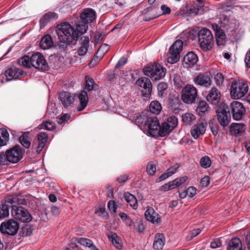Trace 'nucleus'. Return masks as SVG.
<instances>
[{
  "mask_svg": "<svg viewBox=\"0 0 250 250\" xmlns=\"http://www.w3.org/2000/svg\"><path fill=\"white\" fill-rule=\"evenodd\" d=\"M56 33L59 40L58 45L61 48L64 49L73 41L78 40L77 33L68 23L64 22L58 25L56 29Z\"/></svg>",
  "mask_w": 250,
  "mask_h": 250,
  "instance_id": "obj_1",
  "label": "nucleus"
},
{
  "mask_svg": "<svg viewBox=\"0 0 250 250\" xmlns=\"http://www.w3.org/2000/svg\"><path fill=\"white\" fill-rule=\"evenodd\" d=\"M85 82L84 87L83 90L78 95L80 104L78 106V110L82 111L84 109L87 105L88 102V96H91L92 94L96 95L99 93V86L95 83L94 80L88 76L85 78Z\"/></svg>",
  "mask_w": 250,
  "mask_h": 250,
  "instance_id": "obj_2",
  "label": "nucleus"
},
{
  "mask_svg": "<svg viewBox=\"0 0 250 250\" xmlns=\"http://www.w3.org/2000/svg\"><path fill=\"white\" fill-rule=\"evenodd\" d=\"M145 75L152 81H158L163 79L166 74V69L160 64L154 62L143 68Z\"/></svg>",
  "mask_w": 250,
  "mask_h": 250,
  "instance_id": "obj_3",
  "label": "nucleus"
},
{
  "mask_svg": "<svg viewBox=\"0 0 250 250\" xmlns=\"http://www.w3.org/2000/svg\"><path fill=\"white\" fill-rule=\"evenodd\" d=\"M200 48L204 51L211 50L214 45L213 36L211 31L206 28L201 29L198 34Z\"/></svg>",
  "mask_w": 250,
  "mask_h": 250,
  "instance_id": "obj_4",
  "label": "nucleus"
},
{
  "mask_svg": "<svg viewBox=\"0 0 250 250\" xmlns=\"http://www.w3.org/2000/svg\"><path fill=\"white\" fill-rule=\"evenodd\" d=\"M249 86L243 80L234 81L230 86V94L232 98L240 99L248 92Z\"/></svg>",
  "mask_w": 250,
  "mask_h": 250,
  "instance_id": "obj_5",
  "label": "nucleus"
},
{
  "mask_svg": "<svg viewBox=\"0 0 250 250\" xmlns=\"http://www.w3.org/2000/svg\"><path fill=\"white\" fill-rule=\"evenodd\" d=\"M144 127L150 135L160 136V125L156 117H147Z\"/></svg>",
  "mask_w": 250,
  "mask_h": 250,
  "instance_id": "obj_6",
  "label": "nucleus"
},
{
  "mask_svg": "<svg viewBox=\"0 0 250 250\" xmlns=\"http://www.w3.org/2000/svg\"><path fill=\"white\" fill-rule=\"evenodd\" d=\"M197 97V90L192 84H188L183 88L182 92V100L186 104L194 103Z\"/></svg>",
  "mask_w": 250,
  "mask_h": 250,
  "instance_id": "obj_7",
  "label": "nucleus"
},
{
  "mask_svg": "<svg viewBox=\"0 0 250 250\" xmlns=\"http://www.w3.org/2000/svg\"><path fill=\"white\" fill-rule=\"evenodd\" d=\"M11 214L16 219L22 222H29L32 217L27 210L21 206H11Z\"/></svg>",
  "mask_w": 250,
  "mask_h": 250,
  "instance_id": "obj_8",
  "label": "nucleus"
},
{
  "mask_svg": "<svg viewBox=\"0 0 250 250\" xmlns=\"http://www.w3.org/2000/svg\"><path fill=\"white\" fill-rule=\"evenodd\" d=\"M19 225L14 220L10 219L2 222L0 226V231L2 234L14 235L19 229Z\"/></svg>",
  "mask_w": 250,
  "mask_h": 250,
  "instance_id": "obj_9",
  "label": "nucleus"
},
{
  "mask_svg": "<svg viewBox=\"0 0 250 250\" xmlns=\"http://www.w3.org/2000/svg\"><path fill=\"white\" fill-rule=\"evenodd\" d=\"M31 66L43 71L48 69L49 66L43 56L40 53L32 54L31 56Z\"/></svg>",
  "mask_w": 250,
  "mask_h": 250,
  "instance_id": "obj_10",
  "label": "nucleus"
},
{
  "mask_svg": "<svg viewBox=\"0 0 250 250\" xmlns=\"http://www.w3.org/2000/svg\"><path fill=\"white\" fill-rule=\"evenodd\" d=\"M183 49V42L176 41L170 47V56L168 57V62L171 63L177 62L180 59V53Z\"/></svg>",
  "mask_w": 250,
  "mask_h": 250,
  "instance_id": "obj_11",
  "label": "nucleus"
},
{
  "mask_svg": "<svg viewBox=\"0 0 250 250\" xmlns=\"http://www.w3.org/2000/svg\"><path fill=\"white\" fill-rule=\"evenodd\" d=\"M23 151L19 146L7 150L5 155L8 162L11 163L18 162L22 157Z\"/></svg>",
  "mask_w": 250,
  "mask_h": 250,
  "instance_id": "obj_12",
  "label": "nucleus"
},
{
  "mask_svg": "<svg viewBox=\"0 0 250 250\" xmlns=\"http://www.w3.org/2000/svg\"><path fill=\"white\" fill-rule=\"evenodd\" d=\"M136 84L142 88V96L146 98L149 97L152 91V84L150 79L146 77L140 78L137 80Z\"/></svg>",
  "mask_w": 250,
  "mask_h": 250,
  "instance_id": "obj_13",
  "label": "nucleus"
},
{
  "mask_svg": "<svg viewBox=\"0 0 250 250\" xmlns=\"http://www.w3.org/2000/svg\"><path fill=\"white\" fill-rule=\"evenodd\" d=\"M231 112L234 120H239L242 119L245 112V108L243 104L237 101H234L230 104Z\"/></svg>",
  "mask_w": 250,
  "mask_h": 250,
  "instance_id": "obj_14",
  "label": "nucleus"
},
{
  "mask_svg": "<svg viewBox=\"0 0 250 250\" xmlns=\"http://www.w3.org/2000/svg\"><path fill=\"white\" fill-rule=\"evenodd\" d=\"M193 82L196 85L208 87L211 85L212 81L209 74L207 73H200L194 77Z\"/></svg>",
  "mask_w": 250,
  "mask_h": 250,
  "instance_id": "obj_15",
  "label": "nucleus"
},
{
  "mask_svg": "<svg viewBox=\"0 0 250 250\" xmlns=\"http://www.w3.org/2000/svg\"><path fill=\"white\" fill-rule=\"evenodd\" d=\"M212 28L215 31L216 43L218 46H223L226 42V35L225 31L220 29L219 25L216 23H213L211 25Z\"/></svg>",
  "mask_w": 250,
  "mask_h": 250,
  "instance_id": "obj_16",
  "label": "nucleus"
},
{
  "mask_svg": "<svg viewBox=\"0 0 250 250\" xmlns=\"http://www.w3.org/2000/svg\"><path fill=\"white\" fill-rule=\"evenodd\" d=\"M96 18L95 11L91 8H86L83 10L80 15L82 22L85 24L93 22Z\"/></svg>",
  "mask_w": 250,
  "mask_h": 250,
  "instance_id": "obj_17",
  "label": "nucleus"
},
{
  "mask_svg": "<svg viewBox=\"0 0 250 250\" xmlns=\"http://www.w3.org/2000/svg\"><path fill=\"white\" fill-rule=\"evenodd\" d=\"M207 125V123L203 122H199L194 125L190 131L192 136L194 139H197L200 135L204 134L205 133Z\"/></svg>",
  "mask_w": 250,
  "mask_h": 250,
  "instance_id": "obj_18",
  "label": "nucleus"
},
{
  "mask_svg": "<svg viewBox=\"0 0 250 250\" xmlns=\"http://www.w3.org/2000/svg\"><path fill=\"white\" fill-rule=\"evenodd\" d=\"M221 93L216 87H212L206 96L208 102L212 104L217 105L221 99Z\"/></svg>",
  "mask_w": 250,
  "mask_h": 250,
  "instance_id": "obj_19",
  "label": "nucleus"
},
{
  "mask_svg": "<svg viewBox=\"0 0 250 250\" xmlns=\"http://www.w3.org/2000/svg\"><path fill=\"white\" fill-rule=\"evenodd\" d=\"M4 74L6 76V81H10L17 79L23 75V71L16 67H12L7 69Z\"/></svg>",
  "mask_w": 250,
  "mask_h": 250,
  "instance_id": "obj_20",
  "label": "nucleus"
},
{
  "mask_svg": "<svg viewBox=\"0 0 250 250\" xmlns=\"http://www.w3.org/2000/svg\"><path fill=\"white\" fill-rule=\"evenodd\" d=\"M198 61L197 55L193 52H189L183 59V65L185 68H189L195 65Z\"/></svg>",
  "mask_w": 250,
  "mask_h": 250,
  "instance_id": "obj_21",
  "label": "nucleus"
},
{
  "mask_svg": "<svg viewBox=\"0 0 250 250\" xmlns=\"http://www.w3.org/2000/svg\"><path fill=\"white\" fill-rule=\"evenodd\" d=\"M216 116L218 121L223 128L228 126L231 121L229 112H227L225 110L222 111H218Z\"/></svg>",
  "mask_w": 250,
  "mask_h": 250,
  "instance_id": "obj_22",
  "label": "nucleus"
},
{
  "mask_svg": "<svg viewBox=\"0 0 250 250\" xmlns=\"http://www.w3.org/2000/svg\"><path fill=\"white\" fill-rule=\"evenodd\" d=\"M59 99L62 105L65 108L72 107L74 101V97L68 92H61L60 94Z\"/></svg>",
  "mask_w": 250,
  "mask_h": 250,
  "instance_id": "obj_23",
  "label": "nucleus"
},
{
  "mask_svg": "<svg viewBox=\"0 0 250 250\" xmlns=\"http://www.w3.org/2000/svg\"><path fill=\"white\" fill-rule=\"evenodd\" d=\"M89 38L83 36L79 40L80 46L77 50L78 54L79 56H84L87 52L89 47Z\"/></svg>",
  "mask_w": 250,
  "mask_h": 250,
  "instance_id": "obj_24",
  "label": "nucleus"
},
{
  "mask_svg": "<svg viewBox=\"0 0 250 250\" xmlns=\"http://www.w3.org/2000/svg\"><path fill=\"white\" fill-rule=\"evenodd\" d=\"M48 139V135L46 133L40 132L37 135V141L38 144L37 146L33 145L38 153L41 152L47 142Z\"/></svg>",
  "mask_w": 250,
  "mask_h": 250,
  "instance_id": "obj_25",
  "label": "nucleus"
},
{
  "mask_svg": "<svg viewBox=\"0 0 250 250\" xmlns=\"http://www.w3.org/2000/svg\"><path fill=\"white\" fill-rule=\"evenodd\" d=\"M146 219L153 224H158L161 219L159 214L151 207H148L145 213Z\"/></svg>",
  "mask_w": 250,
  "mask_h": 250,
  "instance_id": "obj_26",
  "label": "nucleus"
},
{
  "mask_svg": "<svg viewBox=\"0 0 250 250\" xmlns=\"http://www.w3.org/2000/svg\"><path fill=\"white\" fill-rule=\"evenodd\" d=\"M246 130V126L242 123H232L230 126V132L236 136L241 135Z\"/></svg>",
  "mask_w": 250,
  "mask_h": 250,
  "instance_id": "obj_27",
  "label": "nucleus"
},
{
  "mask_svg": "<svg viewBox=\"0 0 250 250\" xmlns=\"http://www.w3.org/2000/svg\"><path fill=\"white\" fill-rule=\"evenodd\" d=\"M228 250H245L241 240L237 237L232 238L229 242Z\"/></svg>",
  "mask_w": 250,
  "mask_h": 250,
  "instance_id": "obj_28",
  "label": "nucleus"
},
{
  "mask_svg": "<svg viewBox=\"0 0 250 250\" xmlns=\"http://www.w3.org/2000/svg\"><path fill=\"white\" fill-rule=\"evenodd\" d=\"M11 203L7 201L0 205V219H2L8 217L9 215V208Z\"/></svg>",
  "mask_w": 250,
  "mask_h": 250,
  "instance_id": "obj_29",
  "label": "nucleus"
},
{
  "mask_svg": "<svg viewBox=\"0 0 250 250\" xmlns=\"http://www.w3.org/2000/svg\"><path fill=\"white\" fill-rule=\"evenodd\" d=\"M40 45L42 49L45 50L50 48L53 45V42L50 35H46L41 39Z\"/></svg>",
  "mask_w": 250,
  "mask_h": 250,
  "instance_id": "obj_30",
  "label": "nucleus"
},
{
  "mask_svg": "<svg viewBox=\"0 0 250 250\" xmlns=\"http://www.w3.org/2000/svg\"><path fill=\"white\" fill-rule=\"evenodd\" d=\"M165 243V239L163 234H156L154 238L153 248L155 250H161Z\"/></svg>",
  "mask_w": 250,
  "mask_h": 250,
  "instance_id": "obj_31",
  "label": "nucleus"
},
{
  "mask_svg": "<svg viewBox=\"0 0 250 250\" xmlns=\"http://www.w3.org/2000/svg\"><path fill=\"white\" fill-rule=\"evenodd\" d=\"M175 123L171 124V125H167V123L164 121L161 125H160V136L164 137L171 132L175 128Z\"/></svg>",
  "mask_w": 250,
  "mask_h": 250,
  "instance_id": "obj_32",
  "label": "nucleus"
},
{
  "mask_svg": "<svg viewBox=\"0 0 250 250\" xmlns=\"http://www.w3.org/2000/svg\"><path fill=\"white\" fill-rule=\"evenodd\" d=\"M108 238L111 241L114 246L118 250L122 249L123 245L121 240L116 233L110 232L108 234Z\"/></svg>",
  "mask_w": 250,
  "mask_h": 250,
  "instance_id": "obj_33",
  "label": "nucleus"
},
{
  "mask_svg": "<svg viewBox=\"0 0 250 250\" xmlns=\"http://www.w3.org/2000/svg\"><path fill=\"white\" fill-rule=\"evenodd\" d=\"M200 10L199 7L197 6L192 5L188 8V5L186 4L185 7L183 9V12L189 16H197Z\"/></svg>",
  "mask_w": 250,
  "mask_h": 250,
  "instance_id": "obj_34",
  "label": "nucleus"
},
{
  "mask_svg": "<svg viewBox=\"0 0 250 250\" xmlns=\"http://www.w3.org/2000/svg\"><path fill=\"white\" fill-rule=\"evenodd\" d=\"M9 140V134L5 128H0V147L6 146Z\"/></svg>",
  "mask_w": 250,
  "mask_h": 250,
  "instance_id": "obj_35",
  "label": "nucleus"
},
{
  "mask_svg": "<svg viewBox=\"0 0 250 250\" xmlns=\"http://www.w3.org/2000/svg\"><path fill=\"white\" fill-rule=\"evenodd\" d=\"M209 108L208 104L204 101H200L196 108V112L199 116H202Z\"/></svg>",
  "mask_w": 250,
  "mask_h": 250,
  "instance_id": "obj_36",
  "label": "nucleus"
},
{
  "mask_svg": "<svg viewBox=\"0 0 250 250\" xmlns=\"http://www.w3.org/2000/svg\"><path fill=\"white\" fill-rule=\"evenodd\" d=\"M230 23L229 18L226 15L223 16L220 19L219 27L224 31L228 30L229 27Z\"/></svg>",
  "mask_w": 250,
  "mask_h": 250,
  "instance_id": "obj_37",
  "label": "nucleus"
},
{
  "mask_svg": "<svg viewBox=\"0 0 250 250\" xmlns=\"http://www.w3.org/2000/svg\"><path fill=\"white\" fill-rule=\"evenodd\" d=\"M20 142L21 145L25 148H28L31 146L28 133H23L20 137Z\"/></svg>",
  "mask_w": 250,
  "mask_h": 250,
  "instance_id": "obj_38",
  "label": "nucleus"
},
{
  "mask_svg": "<svg viewBox=\"0 0 250 250\" xmlns=\"http://www.w3.org/2000/svg\"><path fill=\"white\" fill-rule=\"evenodd\" d=\"M125 199L130 206L134 209H136L137 208L138 206L137 201L134 195L128 192L126 193L125 194Z\"/></svg>",
  "mask_w": 250,
  "mask_h": 250,
  "instance_id": "obj_39",
  "label": "nucleus"
},
{
  "mask_svg": "<svg viewBox=\"0 0 250 250\" xmlns=\"http://www.w3.org/2000/svg\"><path fill=\"white\" fill-rule=\"evenodd\" d=\"M162 109L160 103L158 101H152L149 105V109L150 112L157 115L159 114Z\"/></svg>",
  "mask_w": 250,
  "mask_h": 250,
  "instance_id": "obj_40",
  "label": "nucleus"
},
{
  "mask_svg": "<svg viewBox=\"0 0 250 250\" xmlns=\"http://www.w3.org/2000/svg\"><path fill=\"white\" fill-rule=\"evenodd\" d=\"M39 128L40 129H46L48 131H52L55 129L56 126L53 122L46 121L40 124L39 126Z\"/></svg>",
  "mask_w": 250,
  "mask_h": 250,
  "instance_id": "obj_41",
  "label": "nucleus"
},
{
  "mask_svg": "<svg viewBox=\"0 0 250 250\" xmlns=\"http://www.w3.org/2000/svg\"><path fill=\"white\" fill-rule=\"evenodd\" d=\"M58 18L57 14L53 12H48L44 15V16L41 19L40 21L45 23L52 20H55Z\"/></svg>",
  "mask_w": 250,
  "mask_h": 250,
  "instance_id": "obj_42",
  "label": "nucleus"
},
{
  "mask_svg": "<svg viewBox=\"0 0 250 250\" xmlns=\"http://www.w3.org/2000/svg\"><path fill=\"white\" fill-rule=\"evenodd\" d=\"M31 57L27 56L22 57L18 60V63L21 66L29 68L31 66Z\"/></svg>",
  "mask_w": 250,
  "mask_h": 250,
  "instance_id": "obj_43",
  "label": "nucleus"
},
{
  "mask_svg": "<svg viewBox=\"0 0 250 250\" xmlns=\"http://www.w3.org/2000/svg\"><path fill=\"white\" fill-rule=\"evenodd\" d=\"M200 164L203 168H207L210 167L211 165V159L208 156H205L201 158Z\"/></svg>",
  "mask_w": 250,
  "mask_h": 250,
  "instance_id": "obj_44",
  "label": "nucleus"
},
{
  "mask_svg": "<svg viewBox=\"0 0 250 250\" xmlns=\"http://www.w3.org/2000/svg\"><path fill=\"white\" fill-rule=\"evenodd\" d=\"M195 119V116L190 113H186L182 116V120L186 124H191Z\"/></svg>",
  "mask_w": 250,
  "mask_h": 250,
  "instance_id": "obj_45",
  "label": "nucleus"
},
{
  "mask_svg": "<svg viewBox=\"0 0 250 250\" xmlns=\"http://www.w3.org/2000/svg\"><path fill=\"white\" fill-rule=\"evenodd\" d=\"M214 80L217 86L219 87L222 88L224 86V77L222 73H217L215 76Z\"/></svg>",
  "mask_w": 250,
  "mask_h": 250,
  "instance_id": "obj_46",
  "label": "nucleus"
},
{
  "mask_svg": "<svg viewBox=\"0 0 250 250\" xmlns=\"http://www.w3.org/2000/svg\"><path fill=\"white\" fill-rule=\"evenodd\" d=\"M167 84L165 82L160 83L157 86V89L159 96L162 97L164 95V91L167 88Z\"/></svg>",
  "mask_w": 250,
  "mask_h": 250,
  "instance_id": "obj_47",
  "label": "nucleus"
},
{
  "mask_svg": "<svg viewBox=\"0 0 250 250\" xmlns=\"http://www.w3.org/2000/svg\"><path fill=\"white\" fill-rule=\"evenodd\" d=\"M88 29L87 24H79L77 25L76 30H74V31L77 33L78 39L79 38V34L82 35L85 33Z\"/></svg>",
  "mask_w": 250,
  "mask_h": 250,
  "instance_id": "obj_48",
  "label": "nucleus"
},
{
  "mask_svg": "<svg viewBox=\"0 0 250 250\" xmlns=\"http://www.w3.org/2000/svg\"><path fill=\"white\" fill-rule=\"evenodd\" d=\"M146 171L148 175H153L155 174L156 170V166L152 163H149L146 166Z\"/></svg>",
  "mask_w": 250,
  "mask_h": 250,
  "instance_id": "obj_49",
  "label": "nucleus"
},
{
  "mask_svg": "<svg viewBox=\"0 0 250 250\" xmlns=\"http://www.w3.org/2000/svg\"><path fill=\"white\" fill-rule=\"evenodd\" d=\"M78 243L82 245L87 247L88 248H89L90 246L93 244V242L91 240L85 238H79Z\"/></svg>",
  "mask_w": 250,
  "mask_h": 250,
  "instance_id": "obj_50",
  "label": "nucleus"
},
{
  "mask_svg": "<svg viewBox=\"0 0 250 250\" xmlns=\"http://www.w3.org/2000/svg\"><path fill=\"white\" fill-rule=\"evenodd\" d=\"M167 124V125H171V124H173V123H175V127H176V126L178 125V119L177 118L174 116H170L168 117L166 121H165Z\"/></svg>",
  "mask_w": 250,
  "mask_h": 250,
  "instance_id": "obj_51",
  "label": "nucleus"
},
{
  "mask_svg": "<svg viewBox=\"0 0 250 250\" xmlns=\"http://www.w3.org/2000/svg\"><path fill=\"white\" fill-rule=\"evenodd\" d=\"M209 126L213 135L216 136L218 134L219 128V126L217 123L212 122L211 124H210Z\"/></svg>",
  "mask_w": 250,
  "mask_h": 250,
  "instance_id": "obj_52",
  "label": "nucleus"
},
{
  "mask_svg": "<svg viewBox=\"0 0 250 250\" xmlns=\"http://www.w3.org/2000/svg\"><path fill=\"white\" fill-rule=\"evenodd\" d=\"M173 80L174 84L178 87H180L182 85L183 82L181 80L180 76L178 74H174L173 76Z\"/></svg>",
  "mask_w": 250,
  "mask_h": 250,
  "instance_id": "obj_53",
  "label": "nucleus"
},
{
  "mask_svg": "<svg viewBox=\"0 0 250 250\" xmlns=\"http://www.w3.org/2000/svg\"><path fill=\"white\" fill-rule=\"evenodd\" d=\"M104 55L101 52H100V51L98 50L96 54L94 56V58L92 60L89 64L92 65V63H94L95 62H96L97 61L100 60L101 58H103Z\"/></svg>",
  "mask_w": 250,
  "mask_h": 250,
  "instance_id": "obj_54",
  "label": "nucleus"
},
{
  "mask_svg": "<svg viewBox=\"0 0 250 250\" xmlns=\"http://www.w3.org/2000/svg\"><path fill=\"white\" fill-rule=\"evenodd\" d=\"M186 190L187 193L190 198L193 197L196 194V189L194 187H190Z\"/></svg>",
  "mask_w": 250,
  "mask_h": 250,
  "instance_id": "obj_55",
  "label": "nucleus"
},
{
  "mask_svg": "<svg viewBox=\"0 0 250 250\" xmlns=\"http://www.w3.org/2000/svg\"><path fill=\"white\" fill-rule=\"evenodd\" d=\"M107 207L110 211H112L114 212H116L117 206L114 201L110 200L108 202Z\"/></svg>",
  "mask_w": 250,
  "mask_h": 250,
  "instance_id": "obj_56",
  "label": "nucleus"
},
{
  "mask_svg": "<svg viewBox=\"0 0 250 250\" xmlns=\"http://www.w3.org/2000/svg\"><path fill=\"white\" fill-rule=\"evenodd\" d=\"M127 62V59L125 57L121 58L115 66V71L120 66L124 65Z\"/></svg>",
  "mask_w": 250,
  "mask_h": 250,
  "instance_id": "obj_57",
  "label": "nucleus"
},
{
  "mask_svg": "<svg viewBox=\"0 0 250 250\" xmlns=\"http://www.w3.org/2000/svg\"><path fill=\"white\" fill-rule=\"evenodd\" d=\"M129 176L127 174H124L120 176L117 179V182L119 184H123L127 181L128 179Z\"/></svg>",
  "mask_w": 250,
  "mask_h": 250,
  "instance_id": "obj_58",
  "label": "nucleus"
},
{
  "mask_svg": "<svg viewBox=\"0 0 250 250\" xmlns=\"http://www.w3.org/2000/svg\"><path fill=\"white\" fill-rule=\"evenodd\" d=\"M69 118V115L68 114H65L60 118L57 119V122L59 124H62L63 123L67 121Z\"/></svg>",
  "mask_w": 250,
  "mask_h": 250,
  "instance_id": "obj_59",
  "label": "nucleus"
},
{
  "mask_svg": "<svg viewBox=\"0 0 250 250\" xmlns=\"http://www.w3.org/2000/svg\"><path fill=\"white\" fill-rule=\"evenodd\" d=\"M188 179L187 176H183L175 179L177 186H179L185 183Z\"/></svg>",
  "mask_w": 250,
  "mask_h": 250,
  "instance_id": "obj_60",
  "label": "nucleus"
},
{
  "mask_svg": "<svg viewBox=\"0 0 250 250\" xmlns=\"http://www.w3.org/2000/svg\"><path fill=\"white\" fill-rule=\"evenodd\" d=\"M210 182V179L208 176H205L203 178L200 182V184L202 185L203 187H207Z\"/></svg>",
  "mask_w": 250,
  "mask_h": 250,
  "instance_id": "obj_61",
  "label": "nucleus"
},
{
  "mask_svg": "<svg viewBox=\"0 0 250 250\" xmlns=\"http://www.w3.org/2000/svg\"><path fill=\"white\" fill-rule=\"evenodd\" d=\"M146 118L145 117L142 116L141 115H139V117L136 120V122L139 125H144L145 121H146Z\"/></svg>",
  "mask_w": 250,
  "mask_h": 250,
  "instance_id": "obj_62",
  "label": "nucleus"
},
{
  "mask_svg": "<svg viewBox=\"0 0 250 250\" xmlns=\"http://www.w3.org/2000/svg\"><path fill=\"white\" fill-rule=\"evenodd\" d=\"M109 49V46L107 44H103L100 46L98 50L101 52L104 55Z\"/></svg>",
  "mask_w": 250,
  "mask_h": 250,
  "instance_id": "obj_63",
  "label": "nucleus"
},
{
  "mask_svg": "<svg viewBox=\"0 0 250 250\" xmlns=\"http://www.w3.org/2000/svg\"><path fill=\"white\" fill-rule=\"evenodd\" d=\"M246 66L250 68V50L247 53L245 59Z\"/></svg>",
  "mask_w": 250,
  "mask_h": 250,
  "instance_id": "obj_64",
  "label": "nucleus"
}]
</instances>
